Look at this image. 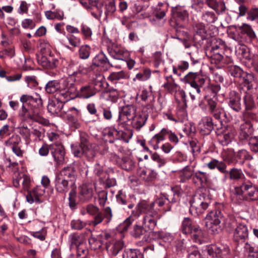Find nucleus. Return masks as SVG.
Returning a JSON list of instances; mask_svg holds the SVG:
<instances>
[{
	"label": "nucleus",
	"mask_w": 258,
	"mask_h": 258,
	"mask_svg": "<svg viewBox=\"0 0 258 258\" xmlns=\"http://www.w3.org/2000/svg\"><path fill=\"white\" fill-rule=\"evenodd\" d=\"M226 222V227L233 233L234 239L236 241L246 239L248 236L246 224L239 217H231Z\"/></svg>",
	"instance_id": "20e7f679"
},
{
	"label": "nucleus",
	"mask_w": 258,
	"mask_h": 258,
	"mask_svg": "<svg viewBox=\"0 0 258 258\" xmlns=\"http://www.w3.org/2000/svg\"><path fill=\"white\" fill-rule=\"evenodd\" d=\"M188 258H201V255L198 248L195 245L189 247L187 250Z\"/></svg>",
	"instance_id": "e2e57ef3"
},
{
	"label": "nucleus",
	"mask_w": 258,
	"mask_h": 258,
	"mask_svg": "<svg viewBox=\"0 0 258 258\" xmlns=\"http://www.w3.org/2000/svg\"><path fill=\"white\" fill-rule=\"evenodd\" d=\"M224 52H207V55L210 58L212 63L225 64L227 58L223 56Z\"/></svg>",
	"instance_id": "72a5a7b5"
},
{
	"label": "nucleus",
	"mask_w": 258,
	"mask_h": 258,
	"mask_svg": "<svg viewBox=\"0 0 258 258\" xmlns=\"http://www.w3.org/2000/svg\"><path fill=\"white\" fill-rule=\"evenodd\" d=\"M232 201L240 203L244 200H258V187L250 182H244L239 186L236 187L231 196Z\"/></svg>",
	"instance_id": "f03ea898"
},
{
	"label": "nucleus",
	"mask_w": 258,
	"mask_h": 258,
	"mask_svg": "<svg viewBox=\"0 0 258 258\" xmlns=\"http://www.w3.org/2000/svg\"><path fill=\"white\" fill-rule=\"evenodd\" d=\"M193 30L195 39H197V36H199L202 39L205 37V35L206 31L205 25L201 23H195L193 25Z\"/></svg>",
	"instance_id": "ea45409f"
},
{
	"label": "nucleus",
	"mask_w": 258,
	"mask_h": 258,
	"mask_svg": "<svg viewBox=\"0 0 258 258\" xmlns=\"http://www.w3.org/2000/svg\"><path fill=\"white\" fill-rule=\"evenodd\" d=\"M221 213L219 211L210 212L206 217V226L209 232L213 234L219 233L221 230Z\"/></svg>",
	"instance_id": "9d476101"
},
{
	"label": "nucleus",
	"mask_w": 258,
	"mask_h": 258,
	"mask_svg": "<svg viewBox=\"0 0 258 258\" xmlns=\"http://www.w3.org/2000/svg\"><path fill=\"white\" fill-rule=\"evenodd\" d=\"M63 103L58 100L50 101L47 105L48 111L52 114L58 115L63 107Z\"/></svg>",
	"instance_id": "c9c22d12"
},
{
	"label": "nucleus",
	"mask_w": 258,
	"mask_h": 258,
	"mask_svg": "<svg viewBox=\"0 0 258 258\" xmlns=\"http://www.w3.org/2000/svg\"><path fill=\"white\" fill-rule=\"evenodd\" d=\"M87 72V69L83 66L78 62L71 61L68 68L69 77L62 81L59 90L60 95L66 101L77 97L78 91L73 82H80L81 76L86 74Z\"/></svg>",
	"instance_id": "f257e3e1"
},
{
	"label": "nucleus",
	"mask_w": 258,
	"mask_h": 258,
	"mask_svg": "<svg viewBox=\"0 0 258 258\" xmlns=\"http://www.w3.org/2000/svg\"><path fill=\"white\" fill-rule=\"evenodd\" d=\"M145 232L146 230L142 226L136 225L134 226L131 234L135 238H141V236L144 235Z\"/></svg>",
	"instance_id": "69168bd1"
},
{
	"label": "nucleus",
	"mask_w": 258,
	"mask_h": 258,
	"mask_svg": "<svg viewBox=\"0 0 258 258\" xmlns=\"http://www.w3.org/2000/svg\"><path fill=\"white\" fill-rule=\"evenodd\" d=\"M91 53V47L88 45H84L80 48L78 54L81 59H86L90 56Z\"/></svg>",
	"instance_id": "de8ad7c7"
},
{
	"label": "nucleus",
	"mask_w": 258,
	"mask_h": 258,
	"mask_svg": "<svg viewBox=\"0 0 258 258\" xmlns=\"http://www.w3.org/2000/svg\"><path fill=\"white\" fill-rule=\"evenodd\" d=\"M137 113V108L135 106L133 105L123 106L119 111L118 117L117 119L118 124L123 127L128 124Z\"/></svg>",
	"instance_id": "9b49d317"
},
{
	"label": "nucleus",
	"mask_w": 258,
	"mask_h": 258,
	"mask_svg": "<svg viewBox=\"0 0 258 258\" xmlns=\"http://www.w3.org/2000/svg\"><path fill=\"white\" fill-rule=\"evenodd\" d=\"M196 226L193 225L192 222L188 218H185L181 222L180 230L184 234H189L194 230Z\"/></svg>",
	"instance_id": "4c0bfd02"
},
{
	"label": "nucleus",
	"mask_w": 258,
	"mask_h": 258,
	"mask_svg": "<svg viewBox=\"0 0 258 258\" xmlns=\"http://www.w3.org/2000/svg\"><path fill=\"white\" fill-rule=\"evenodd\" d=\"M80 213L83 216L88 214L94 216L92 223L94 226L101 223L104 219L106 223H108L113 217L111 209L109 207L104 208L101 211L98 207L92 204L82 207L80 210Z\"/></svg>",
	"instance_id": "7ed1b4c3"
},
{
	"label": "nucleus",
	"mask_w": 258,
	"mask_h": 258,
	"mask_svg": "<svg viewBox=\"0 0 258 258\" xmlns=\"http://www.w3.org/2000/svg\"><path fill=\"white\" fill-rule=\"evenodd\" d=\"M123 245L121 240H113L107 244L106 249L109 254L115 256L122 249Z\"/></svg>",
	"instance_id": "7c9ffc66"
},
{
	"label": "nucleus",
	"mask_w": 258,
	"mask_h": 258,
	"mask_svg": "<svg viewBox=\"0 0 258 258\" xmlns=\"http://www.w3.org/2000/svg\"><path fill=\"white\" fill-rule=\"evenodd\" d=\"M54 184L56 190L61 194H66L70 188H73L65 179L61 178L57 173L55 176Z\"/></svg>",
	"instance_id": "bb28decb"
},
{
	"label": "nucleus",
	"mask_w": 258,
	"mask_h": 258,
	"mask_svg": "<svg viewBox=\"0 0 258 258\" xmlns=\"http://www.w3.org/2000/svg\"><path fill=\"white\" fill-rule=\"evenodd\" d=\"M241 96L240 94L234 90L231 91L227 97L228 106L234 111L239 112L241 109Z\"/></svg>",
	"instance_id": "aec40b11"
},
{
	"label": "nucleus",
	"mask_w": 258,
	"mask_h": 258,
	"mask_svg": "<svg viewBox=\"0 0 258 258\" xmlns=\"http://www.w3.org/2000/svg\"><path fill=\"white\" fill-rule=\"evenodd\" d=\"M126 77V74L125 72L123 71H121L118 72H112L110 73L107 79L111 82H114L121 79H125Z\"/></svg>",
	"instance_id": "09e8293b"
},
{
	"label": "nucleus",
	"mask_w": 258,
	"mask_h": 258,
	"mask_svg": "<svg viewBox=\"0 0 258 258\" xmlns=\"http://www.w3.org/2000/svg\"><path fill=\"white\" fill-rule=\"evenodd\" d=\"M38 63L44 68L47 69H53L57 67L58 64V60L49 56L46 57L44 55H41L38 58Z\"/></svg>",
	"instance_id": "cd10ccee"
},
{
	"label": "nucleus",
	"mask_w": 258,
	"mask_h": 258,
	"mask_svg": "<svg viewBox=\"0 0 258 258\" xmlns=\"http://www.w3.org/2000/svg\"><path fill=\"white\" fill-rule=\"evenodd\" d=\"M42 104V100L39 94L35 93L34 96H32L30 105L34 108H40Z\"/></svg>",
	"instance_id": "6e6d98bb"
},
{
	"label": "nucleus",
	"mask_w": 258,
	"mask_h": 258,
	"mask_svg": "<svg viewBox=\"0 0 258 258\" xmlns=\"http://www.w3.org/2000/svg\"><path fill=\"white\" fill-rule=\"evenodd\" d=\"M195 83L194 84L193 88L196 89L197 93L201 92L200 87H202L205 83V78L201 75L197 74Z\"/></svg>",
	"instance_id": "864d4df0"
},
{
	"label": "nucleus",
	"mask_w": 258,
	"mask_h": 258,
	"mask_svg": "<svg viewBox=\"0 0 258 258\" xmlns=\"http://www.w3.org/2000/svg\"><path fill=\"white\" fill-rule=\"evenodd\" d=\"M104 77L101 74H96L92 78L90 84L97 91H100L104 88Z\"/></svg>",
	"instance_id": "f704fd0d"
},
{
	"label": "nucleus",
	"mask_w": 258,
	"mask_h": 258,
	"mask_svg": "<svg viewBox=\"0 0 258 258\" xmlns=\"http://www.w3.org/2000/svg\"><path fill=\"white\" fill-rule=\"evenodd\" d=\"M45 16L48 20L57 19L62 20L64 18V13L61 10L57 9L54 11L48 10L45 11Z\"/></svg>",
	"instance_id": "e433bc0d"
},
{
	"label": "nucleus",
	"mask_w": 258,
	"mask_h": 258,
	"mask_svg": "<svg viewBox=\"0 0 258 258\" xmlns=\"http://www.w3.org/2000/svg\"><path fill=\"white\" fill-rule=\"evenodd\" d=\"M238 36L245 39V41L251 43L256 38V34L254 33L252 27L246 23H243L241 25L235 26Z\"/></svg>",
	"instance_id": "2eb2a0df"
},
{
	"label": "nucleus",
	"mask_w": 258,
	"mask_h": 258,
	"mask_svg": "<svg viewBox=\"0 0 258 258\" xmlns=\"http://www.w3.org/2000/svg\"><path fill=\"white\" fill-rule=\"evenodd\" d=\"M249 139V146L251 151L258 152V137H250Z\"/></svg>",
	"instance_id": "774afa93"
},
{
	"label": "nucleus",
	"mask_w": 258,
	"mask_h": 258,
	"mask_svg": "<svg viewBox=\"0 0 258 258\" xmlns=\"http://www.w3.org/2000/svg\"><path fill=\"white\" fill-rule=\"evenodd\" d=\"M235 134V131L234 130H230L227 131L221 137L222 139L221 140V142L223 145H227L231 142L232 139L233 138Z\"/></svg>",
	"instance_id": "8fccbe9b"
},
{
	"label": "nucleus",
	"mask_w": 258,
	"mask_h": 258,
	"mask_svg": "<svg viewBox=\"0 0 258 258\" xmlns=\"http://www.w3.org/2000/svg\"><path fill=\"white\" fill-rule=\"evenodd\" d=\"M192 170L188 166L185 167L180 174V181L182 182L189 179L192 176H194Z\"/></svg>",
	"instance_id": "49530a36"
},
{
	"label": "nucleus",
	"mask_w": 258,
	"mask_h": 258,
	"mask_svg": "<svg viewBox=\"0 0 258 258\" xmlns=\"http://www.w3.org/2000/svg\"><path fill=\"white\" fill-rule=\"evenodd\" d=\"M228 173H229V178L231 180H238L244 176L241 169L235 168H232Z\"/></svg>",
	"instance_id": "5fc2aeb1"
},
{
	"label": "nucleus",
	"mask_w": 258,
	"mask_h": 258,
	"mask_svg": "<svg viewBox=\"0 0 258 258\" xmlns=\"http://www.w3.org/2000/svg\"><path fill=\"white\" fill-rule=\"evenodd\" d=\"M199 128L204 135H209L214 129L213 119L210 116L203 117L199 123Z\"/></svg>",
	"instance_id": "393cba45"
},
{
	"label": "nucleus",
	"mask_w": 258,
	"mask_h": 258,
	"mask_svg": "<svg viewBox=\"0 0 258 258\" xmlns=\"http://www.w3.org/2000/svg\"><path fill=\"white\" fill-rule=\"evenodd\" d=\"M114 139L116 140H122L126 143H127L131 138L130 135H127L126 133L122 131H118L114 128Z\"/></svg>",
	"instance_id": "13d9d810"
},
{
	"label": "nucleus",
	"mask_w": 258,
	"mask_h": 258,
	"mask_svg": "<svg viewBox=\"0 0 258 258\" xmlns=\"http://www.w3.org/2000/svg\"><path fill=\"white\" fill-rule=\"evenodd\" d=\"M72 150L75 156H85L88 160H92L96 155L95 150L88 140L84 137H80V143L72 145Z\"/></svg>",
	"instance_id": "423d86ee"
},
{
	"label": "nucleus",
	"mask_w": 258,
	"mask_h": 258,
	"mask_svg": "<svg viewBox=\"0 0 258 258\" xmlns=\"http://www.w3.org/2000/svg\"><path fill=\"white\" fill-rule=\"evenodd\" d=\"M57 174L73 187L77 176V170L74 165H70L64 167Z\"/></svg>",
	"instance_id": "4468645a"
},
{
	"label": "nucleus",
	"mask_w": 258,
	"mask_h": 258,
	"mask_svg": "<svg viewBox=\"0 0 258 258\" xmlns=\"http://www.w3.org/2000/svg\"><path fill=\"white\" fill-rule=\"evenodd\" d=\"M225 50V44L221 39L216 40L215 45H214L211 49L208 52H224Z\"/></svg>",
	"instance_id": "bf43d9fd"
},
{
	"label": "nucleus",
	"mask_w": 258,
	"mask_h": 258,
	"mask_svg": "<svg viewBox=\"0 0 258 258\" xmlns=\"http://www.w3.org/2000/svg\"><path fill=\"white\" fill-rule=\"evenodd\" d=\"M133 217L134 216L132 214L131 216L126 219V220L119 225L118 228L121 232H125L128 230V227L134 221Z\"/></svg>",
	"instance_id": "680f3d73"
},
{
	"label": "nucleus",
	"mask_w": 258,
	"mask_h": 258,
	"mask_svg": "<svg viewBox=\"0 0 258 258\" xmlns=\"http://www.w3.org/2000/svg\"><path fill=\"white\" fill-rule=\"evenodd\" d=\"M241 78L244 86L248 90H252L255 87L256 80L253 74L244 72Z\"/></svg>",
	"instance_id": "473e14b6"
},
{
	"label": "nucleus",
	"mask_w": 258,
	"mask_h": 258,
	"mask_svg": "<svg viewBox=\"0 0 258 258\" xmlns=\"http://www.w3.org/2000/svg\"><path fill=\"white\" fill-rule=\"evenodd\" d=\"M60 84L57 80L48 81L45 86V90L48 94H53L60 90Z\"/></svg>",
	"instance_id": "58836bf2"
},
{
	"label": "nucleus",
	"mask_w": 258,
	"mask_h": 258,
	"mask_svg": "<svg viewBox=\"0 0 258 258\" xmlns=\"http://www.w3.org/2000/svg\"><path fill=\"white\" fill-rule=\"evenodd\" d=\"M172 18L177 21V26H181L180 22L186 20L188 18V13L183 8L179 6L172 8Z\"/></svg>",
	"instance_id": "b1692460"
},
{
	"label": "nucleus",
	"mask_w": 258,
	"mask_h": 258,
	"mask_svg": "<svg viewBox=\"0 0 258 258\" xmlns=\"http://www.w3.org/2000/svg\"><path fill=\"white\" fill-rule=\"evenodd\" d=\"M19 116L22 120L25 121L28 119H30L37 121H40L42 123H45L46 120L43 122L38 120V117L35 113H32L30 110L26 108L24 104H23L21 108L19 111Z\"/></svg>",
	"instance_id": "c756f323"
},
{
	"label": "nucleus",
	"mask_w": 258,
	"mask_h": 258,
	"mask_svg": "<svg viewBox=\"0 0 258 258\" xmlns=\"http://www.w3.org/2000/svg\"><path fill=\"white\" fill-rule=\"evenodd\" d=\"M207 104L209 113L216 119H220L221 114L224 113V109L221 105L212 98L207 99Z\"/></svg>",
	"instance_id": "dca6fc26"
},
{
	"label": "nucleus",
	"mask_w": 258,
	"mask_h": 258,
	"mask_svg": "<svg viewBox=\"0 0 258 258\" xmlns=\"http://www.w3.org/2000/svg\"><path fill=\"white\" fill-rule=\"evenodd\" d=\"M202 18L203 21L208 24L215 23L218 19L215 13L211 11H206L203 13Z\"/></svg>",
	"instance_id": "c03bdc74"
},
{
	"label": "nucleus",
	"mask_w": 258,
	"mask_h": 258,
	"mask_svg": "<svg viewBox=\"0 0 258 258\" xmlns=\"http://www.w3.org/2000/svg\"><path fill=\"white\" fill-rule=\"evenodd\" d=\"M166 79L167 82L163 85V87L171 93L174 92L176 90L177 85L173 82L171 76L166 77Z\"/></svg>",
	"instance_id": "0e129e2a"
},
{
	"label": "nucleus",
	"mask_w": 258,
	"mask_h": 258,
	"mask_svg": "<svg viewBox=\"0 0 258 258\" xmlns=\"http://www.w3.org/2000/svg\"><path fill=\"white\" fill-rule=\"evenodd\" d=\"M137 174L141 179L145 181L152 180V177L150 171H147L146 169L140 168L138 170Z\"/></svg>",
	"instance_id": "4d7b16f0"
},
{
	"label": "nucleus",
	"mask_w": 258,
	"mask_h": 258,
	"mask_svg": "<svg viewBox=\"0 0 258 258\" xmlns=\"http://www.w3.org/2000/svg\"><path fill=\"white\" fill-rule=\"evenodd\" d=\"M190 234L195 242L202 243L204 237V232L201 229L198 227H196Z\"/></svg>",
	"instance_id": "37998d69"
},
{
	"label": "nucleus",
	"mask_w": 258,
	"mask_h": 258,
	"mask_svg": "<svg viewBox=\"0 0 258 258\" xmlns=\"http://www.w3.org/2000/svg\"><path fill=\"white\" fill-rule=\"evenodd\" d=\"M208 177L209 174L206 172L197 171L194 174L193 180L202 184L208 181Z\"/></svg>",
	"instance_id": "a19ab883"
},
{
	"label": "nucleus",
	"mask_w": 258,
	"mask_h": 258,
	"mask_svg": "<svg viewBox=\"0 0 258 258\" xmlns=\"http://www.w3.org/2000/svg\"><path fill=\"white\" fill-rule=\"evenodd\" d=\"M228 71L231 76L236 78H241L244 73L240 67L234 65L229 66Z\"/></svg>",
	"instance_id": "3c124183"
},
{
	"label": "nucleus",
	"mask_w": 258,
	"mask_h": 258,
	"mask_svg": "<svg viewBox=\"0 0 258 258\" xmlns=\"http://www.w3.org/2000/svg\"><path fill=\"white\" fill-rule=\"evenodd\" d=\"M167 11L166 7L163 3H159L153 8V18L150 21L154 24H157V21L163 20L166 16Z\"/></svg>",
	"instance_id": "412c9836"
},
{
	"label": "nucleus",
	"mask_w": 258,
	"mask_h": 258,
	"mask_svg": "<svg viewBox=\"0 0 258 258\" xmlns=\"http://www.w3.org/2000/svg\"><path fill=\"white\" fill-rule=\"evenodd\" d=\"M142 204L138 203L136 207V210L132 212V215L136 218L139 217L140 214H143L142 219L143 226L145 228L153 230L157 225V222L160 219V216L155 211L142 209Z\"/></svg>",
	"instance_id": "39448f33"
},
{
	"label": "nucleus",
	"mask_w": 258,
	"mask_h": 258,
	"mask_svg": "<svg viewBox=\"0 0 258 258\" xmlns=\"http://www.w3.org/2000/svg\"><path fill=\"white\" fill-rule=\"evenodd\" d=\"M114 158L116 160L118 165L124 170L131 171L135 167V162L130 156H123L122 158H120L115 155Z\"/></svg>",
	"instance_id": "4be33fe9"
},
{
	"label": "nucleus",
	"mask_w": 258,
	"mask_h": 258,
	"mask_svg": "<svg viewBox=\"0 0 258 258\" xmlns=\"http://www.w3.org/2000/svg\"><path fill=\"white\" fill-rule=\"evenodd\" d=\"M123 258H143L141 251L137 249H128L124 251Z\"/></svg>",
	"instance_id": "79ce46f5"
},
{
	"label": "nucleus",
	"mask_w": 258,
	"mask_h": 258,
	"mask_svg": "<svg viewBox=\"0 0 258 258\" xmlns=\"http://www.w3.org/2000/svg\"><path fill=\"white\" fill-rule=\"evenodd\" d=\"M110 55L113 58L119 60H125L128 53L124 48L114 45L108 50Z\"/></svg>",
	"instance_id": "c85d7f7f"
},
{
	"label": "nucleus",
	"mask_w": 258,
	"mask_h": 258,
	"mask_svg": "<svg viewBox=\"0 0 258 258\" xmlns=\"http://www.w3.org/2000/svg\"><path fill=\"white\" fill-rule=\"evenodd\" d=\"M49 149L54 160L58 164L62 163L65 154L63 146L60 143L52 144Z\"/></svg>",
	"instance_id": "f3484780"
},
{
	"label": "nucleus",
	"mask_w": 258,
	"mask_h": 258,
	"mask_svg": "<svg viewBox=\"0 0 258 258\" xmlns=\"http://www.w3.org/2000/svg\"><path fill=\"white\" fill-rule=\"evenodd\" d=\"M86 226V223L80 219L73 220L71 222V227L74 230H81Z\"/></svg>",
	"instance_id": "338daca9"
},
{
	"label": "nucleus",
	"mask_w": 258,
	"mask_h": 258,
	"mask_svg": "<svg viewBox=\"0 0 258 258\" xmlns=\"http://www.w3.org/2000/svg\"><path fill=\"white\" fill-rule=\"evenodd\" d=\"M205 250L207 251L209 255L212 257L217 258H231L230 248L227 245H209L207 246Z\"/></svg>",
	"instance_id": "ddd939ff"
},
{
	"label": "nucleus",
	"mask_w": 258,
	"mask_h": 258,
	"mask_svg": "<svg viewBox=\"0 0 258 258\" xmlns=\"http://www.w3.org/2000/svg\"><path fill=\"white\" fill-rule=\"evenodd\" d=\"M21 143V139L18 135H13L5 142V145L10 148L20 145Z\"/></svg>",
	"instance_id": "a18cd8bd"
},
{
	"label": "nucleus",
	"mask_w": 258,
	"mask_h": 258,
	"mask_svg": "<svg viewBox=\"0 0 258 258\" xmlns=\"http://www.w3.org/2000/svg\"><path fill=\"white\" fill-rule=\"evenodd\" d=\"M254 115L249 112H245L243 115L244 122L240 126L239 139L241 141H246L252 134L253 128L250 119H253Z\"/></svg>",
	"instance_id": "1a4fd4ad"
},
{
	"label": "nucleus",
	"mask_w": 258,
	"mask_h": 258,
	"mask_svg": "<svg viewBox=\"0 0 258 258\" xmlns=\"http://www.w3.org/2000/svg\"><path fill=\"white\" fill-rule=\"evenodd\" d=\"M148 115L144 112H137L131 121L132 126L137 130H140L146 123Z\"/></svg>",
	"instance_id": "a878e982"
},
{
	"label": "nucleus",
	"mask_w": 258,
	"mask_h": 258,
	"mask_svg": "<svg viewBox=\"0 0 258 258\" xmlns=\"http://www.w3.org/2000/svg\"><path fill=\"white\" fill-rule=\"evenodd\" d=\"M97 91L90 84L82 87L78 91L77 97L85 99L94 96Z\"/></svg>",
	"instance_id": "2f4dec72"
},
{
	"label": "nucleus",
	"mask_w": 258,
	"mask_h": 258,
	"mask_svg": "<svg viewBox=\"0 0 258 258\" xmlns=\"http://www.w3.org/2000/svg\"><path fill=\"white\" fill-rule=\"evenodd\" d=\"M91 67L92 69H94L95 67H98L104 70H107L109 67H113V65L109 61L105 54L101 52L93 59Z\"/></svg>",
	"instance_id": "6ab92c4d"
},
{
	"label": "nucleus",
	"mask_w": 258,
	"mask_h": 258,
	"mask_svg": "<svg viewBox=\"0 0 258 258\" xmlns=\"http://www.w3.org/2000/svg\"><path fill=\"white\" fill-rule=\"evenodd\" d=\"M79 198L84 202L89 201L93 196V185L91 184H83L79 188Z\"/></svg>",
	"instance_id": "5701e85b"
},
{
	"label": "nucleus",
	"mask_w": 258,
	"mask_h": 258,
	"mask_svg": "<svg viewBox=\"0 0 258 258\" xmlns=\"http://www.w3.org/2000/svg\"><path fill=\"white\" fill-rule=\"evenodd\" d=\"M210 203V199L206 194L197 193L192 197L190 202V213L196 216L204 213L207 209Z\"/></svg>",
	"instance_id": "0eeeda50"
},
{
	"label": "nucleus",
	"mask_w": 258,
	"mask_h": 258,
	"mask_svg": "<svg viewBox=\"0 0 258 258\" xmlns=\"http://www.w3.org/2000/svg\"><path fill=\"white\" fill-rule=\"evenodd\" d=\"M243 102L246 110H251L255 106L253 98L249 93H246L244 96Z\"/></svg>",
	"instance_id": "603ef678"
},
{
	"label": "nucleus",
	"mask_w": 258,
	"mask_h": 258,
	"mask_svg": "<svg viewBox=\"0 0 258 258\" xmlns=\"http://www.w3.org/2000/svg\"><path fill=\"white\" fill-rule=\"evenodd\" d=\"M167 202H170L169 199L166 196H163L151 203L146 201H142L139 203L142 204L141 208L142 209H148L158 212L159 211L167 212L171 210L170 204H168Z\"/></svg>",
	"instance_id": "6e6552de"
},
{
	"label": "nucleus",
	"mask_w": 258,
	"mask_h": 258,
	"mask_svg": "<svg viewBox=\"0 0 258 258\" xmlns=\"http://www.w3.org/2000/svg\"><path fill=\"white\" fill-rule=\"evenodd\" d=\"M26 200L30 204H32L34 202L40 203L41 202L39 197L36 194L34 189L28 191V193L26 196Z\"/></svg>",
	"instance_id": "052dcab7"
},
{
	"label": "nucleus",
	"mask_w": 258,
	"mask_h": 258,
	"mask_svg": "<svg viewBox=\"0 0 258 258\" xmlns=\"http://www.w3.org/2000/svg\"><path fill=\"white\" fill-rule=\"evenodd\" d=\"M176 101L178 104V110L176 112L178 122H182L186 119L187 113L186 107L187 106L185 93L183 90H178L175 95Z\"/></svg>",
	"instance_id": "f8f14e48"
},
{
	"label": "nucleus",
	"mask_w": 258,
	"mask_h": 258,
	"mask_svg": "<svg viewBox=\"0 0 258 258\" xmlns=\"http://www.w3.org/2000/svg\"><path fill=\"white\" fill-rule=\"evenodd\" d=\"M199 4H205L215 11L217 14H224L226 10L225 3L222 0H197Z\"/></svg>",
	"instance_id": "a211bd4d"
}]
</instances>
